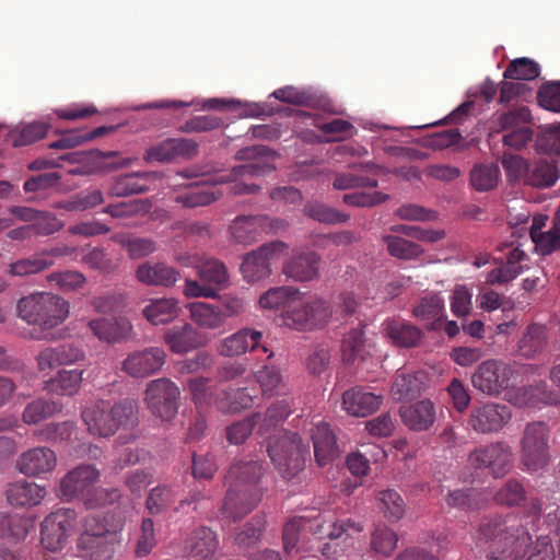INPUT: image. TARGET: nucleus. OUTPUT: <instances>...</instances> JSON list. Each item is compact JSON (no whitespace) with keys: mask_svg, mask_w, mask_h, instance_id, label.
Returning <instances> with one entry per match:
<instances>
[{"mask_svg":"<svg viewBox=\"0 0 560 560\" xmlns=\"http://www.w3.org/2000/svg\"><path fill=\"white\" fill-rule=\"evenodd\" d=\"M536 148L542 153L560 155V124L544 128L537 136Z\"/></svg>","mask_w":560,"mask_h":560,"instance_id":"338daca9","label":"nucleus"},{"mask_svg":"<svg viewBox=\"0 0 560 560\" xmlns=\"http://www.w3.org/2000/svg\"><path fill=\"white\" fill-rule=\"evenodd\" d=\"M312 440L315 458L319 466L327 465L338 456L336 436L328 423L318 422L314 424Z\"/></svg>","mask_w":560,"mask_h":560,"instance_id":"bb28decb","label":"nucleus"},{"mask_svg":"<svg viewBox=\"0 0 560 560\" xmlns=\"http://www.w3.org/2000/svg\"><path fill=\"white\" fill-rule=\"evenodd\" d=\"M119 544L118 535L97 536L85 545H78L91 560H110Z\"/></svg>","mask_w":560,"mask_h":560,"instance_id":"ea45409f","label":"nucleus"},{"mask_svg":"<svg viewBox=\"0 0 560 560\" xmlns=\"http://www.w3.org/2000/svg\"><path fill=\"white\" fill-rule=\"evenodd\" d=\"M145 401L153 415L162 421L175 417V385L168 378L151 381L145 389Z\"/></svg>","mask_w":560,"mask_h":560,"instance_id":"2eb2a0df","label":"nucleus"},{"mask_svg":"<svg viewBox=\"0 0 560 560\" xmlns=\"http://www.w3.org/2000/svg\"><path fill=\"white\" fill-rule=\"evenodd\" d=\"M16 312L21 319L35 326L31 332L33 339L56 341L62 335L54 332L52 329L69 317L70 305L59 295L40 292L20 299Z\"/></svg>","mask_w":560,"mask_h":560,"instance_id":"7ed1b4c3","label":"nucleus"},{"mask_svg":"<svg viewBox=\"0 0 560 560\" xmlns=\"http://www.w3.org/2000/svg\"><path fill=\"white\" fill-rule=\"evenodd\" d=\"M75 510L60 508L48 514L40 524L42 545L56 551L61 549L75 528Z\"/></svg>","mask_w":560,"mask_h":560,"instance_id":"1a4fd4ad","label":"nucleus"},{"mask_svg":"<svg viewBox=\"0 0 560 560\" xmlns=\"http://www.w3.org/2000/svg\"><path fill=\"white\" fill-rule=\"evenodd\" d=\"M217 198L211 188L200 185L199 183L180 189L177 188V202L183 203V206L187 208L208 206L217 200Z\"/></svg>","mask_w":560,"mask_h":560,"instance_id":"37998d69","label":"nucleus"},{"mask_svg":"<svg viewBox=\"0 0 560 560\" xmlns=\"http://www.w3.org/2000/svg\"><path fill=\"white\" fill-rule=\"evenodd\" d=\"M412 313L421 320H441L444 315V301L438 294L424 296L413 307Z\"/></svg>","mask_w":560,"mask_h":560,"instance_id":"bf43d9fd","label":"nucleus"},{"mask_svg":"<svg viewBox=\"0 0 560 560\" xmlns=\"http://www.w3.org/2000/svg\"><path fill=\"white\" fill-rule=\"evenodd\" d=\"M537 101L542 108L560 113V81L541 85L537 92Z\"/></svg>","mask_w":560,"mask_h":560,"instance_id":"774afa93","label":"nucleus"},{"mask_svg":"<svg viewBox=\"0 0 560 560\" xmlns=\"http://www.w3.org/2000/svg\"><path fill=\"white\" fill-rule=\"evenodd\" d=\"M120 498V491L116 488H91L84 495L83 504L86 509H98L113 504Z\"/></svg>","mask_w":560,"mask_h":560,"instance_id":"0e129e2a","label":"nucleus"},{"mask_svg":"<svg viewBox=\"0 0 560 560\" xmlns=\"http://www.w3.org/2000/svg\"><path fill=\"white\" fill-rule=\"evenodd\" d=\"M396 533L386 525H377L372 533L371 547L374 552L384 557L390 556L397 544Z\"/></svg>","mask_w":560,"mask_h":560,"instance_id":"680f3d73","label":"nucleus"},{"mask_svg":"<svg viewBox=\"0 0 560 560\" xmlns=\"http://www.w3.org/2000/svg\"><path fill=\"white\" fill-rule=\"evenodd\" d=\"M84 373V369H61L45 382L44 388L50 394L72 397L79 393Z\"/></svg>","mask_w":560,"mask_h":560,"instance_id":"c756f323","label":"nucleus"},{"mask_svg":"<svg viewBox=\"0 0 560 560\" xmlns=\"http://www.w3.org/2000/svg\"><path fill=\"white\" fill-rule=\"evenodd\" d=\"M383 242L388 254L398 259L410 260L418 258L424 253L420 245L400 236L385 235L383 236Z\"/></svg>","mask_w":560,"mask_h":560,"instance_id":"8fccbe9b","label":"nucleus"},{"mask_svg":"<svg viewBox=\"0 0 560 560\" xmlns=\"http://www.w3.org/2000/svg\"><path fill=\"white\" fill-rule=\"evenodd\" d=\"M191 319L200 327L218 328L224 324V315L220 307L203 302L187 304Z\"/></svg>","mask_w":560,"mask_h":560,"instance_id":"a19ab883","label":"nucleus"},{"mask_svg":"<svg viewBox=\"0 0 560 560\" xmlns=\"http://www.w3.org/2000/svg\"><path fill=\"white\" fill-rule=\"evenodd\" d=\"M110 421L114 424V434L119 429H131L138 423V406L133 400L124 399L112 407Z\"/></svg>","mask_w":560,"mask_h":560,"instance_id":"c03bdc74","label":"nucleus"},{"mask_svg":"<svg viewBox=\"0 0 560 560\" xmlns=\"http://www.w3.org/2000/svg\"><path fill=\"white\" fill-rule=\"evenodd\" d=\"M149 177V173H129L117 176L108 188V195L112 197H128L143 194L148 190L145 182Z\"/></svg>","mask_w":560,"mask_h":560,"instance_id":"c9c22d12","label":"nucleus"},{"mask_svg":"<svg viewBox=\"0 0 560 560\" xmlns=\"http://www.w3.org/2000/svg\"><path fill=\"white\" fill-rule=\"evenodd\" d=\"M262 475L260 460H238L231 465L226 475L229 488L221 508L225 517L237 521L255 509L262 497Z\"/></svg>","mask_w":560,"mask_h":560,"instance_id":"f03ea898","label":"nucleus"},{"mask_svg":"<svg viewBox=\"0 0 560 560\" xmlns=\"http://www.w3.org/2000/svg\"><path fill=\"white\" fill-rule=\"evenodd\" d=\"M382 396L365 392L362 388H350L342 395V408L354 417H366L376 411Z\"/></svg>","mask_w":560,"mask_h":560,"instance_id":"a878e982","label":"nucleus"},{"mask_svg":"<svg viewBox=\"0 0 560 560\" xmlns=\"http://www.w3.org/2000/svg\"><path fill=\"white\" fill-rule=\"evenodd\" d=\"M500 170L498 165L477 164L470 171V185L477 191H489L498 185Z\"/></svg>","mask_w":560,"mask_h":560,"instance_id":"3c124183","label":"nucleus"},{"mask_svg":"<svg viewBox=\"0 0 560 560\" xmlns=\"http://www.w3.org/2000/svg\"><path fill=\"white\" fill-rule=\"evenodd\" d=\"M549 378L552 384L560 389V363L550 369ZM518 392L523 396L522 402L529 407H537L540 402L546 405H560V393L550 389L544 382L534 386L522 387Z\"/></svg>","mask_w":560,"mask_h":560,"instance_id":"393cba45","label":"nucleus"},{"mask_svg":"<svg viewBox=\"0 0 560 560\" xmlns=\"http://www.w3.org/2000/svg\"><path fill=\"white\" fill-rule=\"evenodd\" d=\"M112 241L120 245L131 259L147 257L156 250L155 242L149 237L116 233L112 236Z\"/></svg>","mask_w":560,"mask_h":560,"instance_id":"e433bc0d","label":"nucleus"},{"mask_svg":"<svg viewBox=\"0 0 560 560\" xmlns=\"http://www.w3.org/2000/svg\"><path fill=\"white\" fill-rule=\"evenodd\" d=\"M136 279L147 285H171L175 281V271L163 262L147 261L137 268Z\"/></svg>","mask_w":560,"mask_h":560,"instance_id":"f704fd0d","label":"nucleus"},{"mask_svg":"<svg viewBox=\"0 0 560 560\" xmlns=\"http://www.w3.org/2000/svg\"><path fill=\"white\" fill-rule=\"evenodd\" d=\"M538 63L528 58H518L509 63L504 70V78L517 81L534 80L539 75Z\"/></svg>","mask_w":560,"mask_h":560,"instance_id":"052dcab7","label":"nucleus"},{"mask_svg":"<svg viewBox=\"0 0 560 560\" xmlns=\"http://www.w3.org/2000/svg\"><path fill=\"white\" fill-rule=\"evenodd\" d=\"M305 214L320 223L335 224L343 223L350 219L347 213H341L324 203L312 202L304 208Z\"/></svg>","mask_w":560,"mask_h":560,"instance_id":"e2e57ef3","label":"nucleus"},{"mask_svg":"<svg viewBox=\"0 0 560 560\" xmlns=\"http://www.w3.org/2000/svg\"><path fill=\"white\" fill-rule=\"evenodd\" d=\"M73 431L74 423L72 421L49 422L34 430L33 435L40 441L56 443L70 440Z\"/></svg>","mask_w":560,"mask_h":560,"instance_id":"4d7b16f0","label":"nucleus"},{"mask_svg":"<svg viewBox=\"0 0 560 560\" xmlns=\"http://www.w3.org/2000/svg\"><path fill=\"white\" fill-rule=\"evenodd\" d=\"M33 526L34 522L28 517L18 513H0V539L22 541Z\"/></svg>","mask_w":560,"mask_h":560,"instance_id":"473e14b6","label":"nucleus"},{"mask_svg":"<svg viewBox=\"0 0 560 560\" xmlns=\"http://www.w3.org/2000/svg\"><path fill=\"white\" fill-rule=\"evenodd\" d=\"M82 527L77 545H85L101 535H116L121 522L115 521L112 514H90L83 518Z\"/></svg>","mask_w":560,"mask_h":560,"instance_id":"c85d7f7f","label":"nucleus"},{"mask_svg":"<svg viewBox=\"0 0 560 560\" xmlns=\"http://www.w3.org/2000/svg\"><path fill=\"white\" fill-rule=\"evenodd\" d=\"M262 332L250 328H242L238 331L221 340L217 348L220 355L226 358L240 357L247 350L250 352H268L265 346L260 345Z\"/></svg>","mask_w":560,"mask_h":560,"instance_id":"aec40b11","label":"nucleus"},{"mask_svg":"<svg viewBox=\"0 0 560 560\" xmlns=\"http://www.w3.org/2000/svg\"><path fill=\"white\" fill-rule=\"evenodd\" d=\"M86 358L83 347L75 342H65L56 347H46L36 357L37 369L40 372L52 371L57 366L72 365Z\"/></svg>","mask_w":560,"mask_h":560,"instance_id":"f3484780","label":"nucleus"},{"mask_svg":"<svg viewBox=\"0 0 560 560\" xmlns=\"http://www.w3.org/2000/svg\"><path fill=\"white\" fill-rule=\"evenodd\" d=\"M399 415L404 424L417 432L429 430L436 418L435 406L430 399L404 405L399 409Z\"/></svg>","mask_w":560,"mask_h":560,"instance_id":"5701e85b","label":"nucleus"},{"mask_svg":"<svg viewBox=\"0 0 560 560\" xmlns=\"http://www.w3.org/2000/svg\"><path fill=\"white\" fill-rule=\"evenodd\" d=\"M52 265V259L39 256H32L11 262L7 269V273L12 277H26L40 272L51 267Z\"/></svg>","mask_w":560,"mask_h":560,"instance_id":"6e6d98bb","label":"nucleus"},{"mask_svg":"<svg viewBox=\"0 0 560 560\" xmlns=\"http://www.w3.org/2000/svg\"><path fill=\"white\" fill-rule=\"evenodd\" d=\"M165 363V352L159 347L133 351L122 361L121 370L133 378L156 373Z\"/></svg>","mask_w":560,"mask_h":560,"instance_id":"dca6fc26","label":"nucleus"},{"mask_svg":"<svg viewBox=\"0 0 560 560\" xmlns=\"http://www.w3.org/2000/svg\"><path fill=\"white\" fill-rule=\"evenodd\" d=\"M257 382L265 395H287L289 387L278 368L265 365L256 374Z\"/></svg>","mask_w":560,"mask_h":560,"instance_id":"de8ad7c7","label":"nucleus"},{"mask_svg":"<svg viewBox=\"0 0 560 560\" xmlns=\"http://www.w3.org/2000/svg\"><path fill=\"white\" fill-rule=\"evenodd\" d=\"M218 548L219 536L208 527L195 529L185 544L188 560H215Z\"/></svg>","mask_w":560,"mask_h":560,"instance_id":"4be33fe9","label":"nucleus"},{"mask_svg":"<svg viewBox=\"0 0 560 560\" xmlns=\"http://www.w3.org/2000/svg\"><path fill=\"white\" fill-rule=\"evenodd\" d=\"M532 537L514 515L482 518L477 536V547L485 552V560H553L555 548L548 535Z\"/></svg>","mask_w":560,"mask_h":560,"instance_id":"f257e3e1","label":"nucleus"},{"mask_svg":"<svg viewBox=\"0 0 560 560\" xmlns=\"http://www.w3.org/2000/svg\"><path fill=\"white\" fill-rule=\"evenodd\" d=\"M142 313L153 325L171 323L175 318V301L172 299L155 300L147 305Z\"/></svg>","mask_w":560,"mask_h":560,"instance_id":"5fc2aeb1","label":"nucleus"},{"mask_svg":"<svg viewBox=\"0 0 560 560\" xmlns=\"http://www.w3.org/2000/svg\"><path fill=\"white\" fill-rule=\"evenodd\" d=\"M494 501L504 506H518L526 500V490L521 480L511 478L495 492Z\"/></svg>","mask_w":560,"mask_h":560,"instance_id":"864d4df0","label":"nucleus"},{"mask_svg":"<svg viewBox=\"0 0 560 560\" xmlns=\"http://www.w3.org/2000/svg\"><path fill=\"white\" fill-rule=\"evenodd\" d=\"M261 221V217L240 215L233 220L230 232L237 243L250 244L257 237Z\"/></svg>","mask_w":560,"mask_h":560,"instance_id":"49530a36","label":"nucleus"},{"mask_svg":"<svg viewBox=\"0 0 560 560\" xmlns=\"http://www.w3.org/2000/svg\"><path fill=\"white\" fill-rule=\"evenodd\" d=\"M88 328L100 341L116 343L132 332L131 323L125 317H95L88 320Z\"/></svg>","mask_w":560,"mask_h":560,"instance_id":"412c9836","label":"nucleus"},{"mask_svg":"<svg viewBox=\"0 0 560 560\" xmlns=\"http://www.w3.org/2000/svg\"><path fill=\"white\" fill-rule=\"evenodd\" d=\"M306 522L307 521L302 516L293 517L287 522L282 533L284 552L288 556H291L294 551L296 553H305L301 556L299 560H305L307 556L315 558L318 552L327 556L330 549L329 545L322 544L317 538H314L310 546L303 545L298 547L300 530L305 527Z\"/></svg>","mask_w":560,"mask_h":560,"instance_id":"6ab92c4d","label":"nucleus"},{"mask_svg":"<svg viewBox=\"0 0 560 560\" xmlns=\"http://www.w3.org/2000/svg\"><path fill=\"white\" fill-rule=\"evenodd\" d=\"M547 345V328L544 325L532 324L518 342L520 354L530 359L540 353Z\"/></svg>","mask_w":560,"mask_h":560,"instance_id":"58836bf2","label":"nucleus"},{"mask_svg":"<svg viewBox=\"0 0 560 560\" xmlns=\"http://www.w3.org/2000/svg\"><path fill=\"white\" fill-rule=\"evenodd\" d=\"M267 452L284 479H292L304 468V451L298 433L284 431L269 438Z\"/></svg>","mask_w":560,"mask_h":560,"instance_id":"39448f33","label":"nucleus"},{"mask_svg":"<svg viewBox=\"0 0 560 560\" xmlns=\"http://www.w3.org/2000/svg\"><path fill=\"white\" fill-rule=\"evenodd\" d=\"M530 118V110L526 106L513 108L498 117L495 131L514 130L518 127L526 126L525 124L528 122Z\"/></svg>","mask_w":560,"mask_h":560,"instance_id":"69168bd1","label":"nucleus"},{"mask_svg":"<svg viewBox=\"0 0 560 560\" xmlns=\"http://www.w3.org/2000/svg\"><path fill=\"white\" fill-rule=\"evenodd\" d=\"M385 330L393 343L402 348L416 347L422 337L417 326L402 319L387 320Z\"/></svg>","mask_w":560,"mask_h":560,"instance_id":"72a5a7b5","label":"nucleus"},{"mask_svg":"<svg viewBox=\"0 0 560 560\" xmlns=\"http://www.w3.org/2000/svg\"><path fill=\"white\" fill-rule=\"evenodd\" d=\"M49 125L45 121H32L13 131L10 136L14 147H23L43 139L49 130Z\"/></svg>","mask_w":560,"mask_h":560,"instance_id":"13d9d810","label":"nucleus"},{"mask_svg":"<svg viewBox=\"0 0 560 560\" xmlns=\"http://www.w3.org/2000/svg\"><path fill=\"white\" fill-rule=\"evenodd\" d=\"M288 245L281 241H273L261 245L256 250L246 254L241 265V272L244 280L255 283L271 275V262L278 259Z\"/></svg>","mask_w":560,"mask_h":560,"instance_id":"9b49d317","label":"nucleus"},{"mask_svg":"<svg viewBox=\"0 0 560 560\" xmlns=\"http://www.w3.org/2000/svg\"><path fill=\"white\" fill-rule=\"evenodd\" d=\"M486 497L477 489H456L450 491L445 501L450 508L462 511H475L481 509L486 503Z\"/></svg>","mask_w":560,"mask_h":560,"instance_id":"79ce46f5","label":"nucleus"},{"mask_svg":"<svg viewBox=\"0 0 560 560\" xmlns=\"http://www.w3.org/2000/svg\"><path fill=\"white\" fill-rule=\"evenodd\" d=\"M61 411V405L52 400L35 399L26 405L23 411V421L27 424H36Z\"/></svg>","mask_w":560,"mask_h":560,"instance_id":"603ef678","label":"nucleus"},{"mask_svg":"<svg viewBox=\"0 0 560 560\" xmlns=\"http://www.w3.org/2000/svg\"><path fill=\"white\" fill-rule=\"evenodd\" d=\"M427 376L422 372L398 371L393 380L390 394L396 400H412L419 397L425 388Z\"/></svg>","mask_w":560,"mask_h":560,"instance_id":"cd10ccee","label":"nucleus"},{"mask_svg":"<svg viewBox=\"0 0 560 560\" xmlns=\"http://www.w3.org/2000/svg\"><path fill=\"white\" fill-rule=\"evenodd\" d=\"M332 314L330 304L318 298L306 301H291L281 314L284 326L311 331L324 327Z\"/></svg>","mask_w":560,"mask_h":560,"instance_id":"20e7f679","label":"nucleus"},{"mask_svg":"<svg viewBox=\"0 0 560 560\" xmlns=\"http://www.w3.org/2000/svg\"><path fill=\"white\" fill-rule=\"evenodd\" d=\"M468 462L476 469H487L492 477L502 478L513 466V451L504 441L490 442L472 450Z\"/></svg>","mask_w":560,"mask_h":560,"instance_id":"6e6552de","label":"nucleus"},{"mask_svg":"<svg viewBox=\"0 0 560 560\" xmlns=\"http://www.w3.org/2000/svg\"><path fill=\"white\" fill-rule=\"evenodd\" d=\"M276 153L266 145H253L241 149L236 152L235 159L238 161H250L247 164L234 166L229 173L215 177V184L233 183L243 178L262 176L275 170V166L262 160L273 159Z\"/></svg>","mask_w":560,"mask_h":560,"instance_id":"0eeeda50","label":"nucleus"},{"mask_svg":"<svg viewBox=\"0 0 560 560\" xmlns=\"http://www.w3.org/2000/svg\"><path fill=\"white\" fill-rule=\"evenodd\" d=\"M558 177V170L553 162L538 160L530 163L524 184L539 188L550 187L555 185Z\"/></svg>","mask_w":560,"mask_h":560,"instance_id":"4c0bfd02","label":"nucleus"},{"mask_svg":"<svg viewBox=\"0 0 560 560\" xmlns=\"http://www.w3.org/2000/svg\"><path fill=\"white\" fill-rule=\"evenodd\" d=\"M57 455L47 446H36L23 452L16 459V469L27 477H43L55 470Z\"/></svg>","mask_w":560,"mask_h":560,"instance_id":"a211bd4d","label":"nucleus"},{"mask_svg":"<svg viewBox=\"0 0 560 560\" xmlns=\"http://www.w3.org/2000/svg\"><path fill=\"white\" fill-rule=\"evenodd\" d=\"M378 509L390 522L399 521L405 512L406 504L401 495L394 489H386L377 493Z\"/></svg>","mask_w":560,"mask_h":560,"instance_id":"09e8293b","label":"nucleus"},{"mask_svg":"<svg viewBox=\"0 0 560 560\" xmlns=\"http://www.w3.org/2000/svg\"><path fill=\"white\" fill-rule=\"evenodd\" d=\"M275 98L298 106L319 107L322 100L310 89H299L295 86H284L273 91Z\"/></svg>","mask_w":560,"mask_h":560,"instance_id":"a18cd8bd","label":"nucleus"},{"mask_svg":"<svg viewBox=\"0 0 560 560\" xmlns=\"http://www.w3.org/2000/svg\"><path fill=\"white\" fill-rule=\"evenodd\" d=\"M319 256L314 252L293 254L282 266L283 275L293 281H311L318 275Z\"/></svg>","mask_w":560,"mask_h":560,"instance_id":"b1692460","label":"nucleus"},{"mask_svg":"<svg viewBox=\"0 0 560 560\" xmlns=\"http://www.w3.org/2000/svg\"><path fill=\"white\" fill-rule=\"evenodd\" d=\"M45 495V487L23 479L10 483L5 490L8 502L15 506L37 505Z\"/></svg>","mask_w":560,"mask_h":560,"instance_id":"2f4dec72","label":"nucleus"},{"mask_svg":"<svg viewBox=\"0 0 560 560\" xmlns=\"http://www.w3.org/2000/svg\"><path fill=\"white\" fill-rule=\"evenodd\" d=\"M511 368L500 360L481 362L471 375L472 386L488 396H497L510 386Z\"/></svg>","mask_w":560,"mask_h":560,"instance_id":"f8f14e48","label":"nucleus"},{"mask_svg":"<svg viewBox=\"0 0 560 560\" xmlns=\"http://www.w3.org/2000/svg\"><path fill=\"white\" fill-rule=\"evenodd\" d=\"M509 406L486 402L472 407L468 417V425L478 434H492L501 431L511 420Z\"/></svg>","mask_w":560,"mask_h":560,"instance_id":"ddd939ff","label":"nucleus"},{"mask_svg":"<svg viewBox=\"0 0 560 560\" xmlns=\"http://www.w3.org/2000/svg\"><path fill=\"white\" fill-rule=\"evenodd\" d=\"M549 428L542 421L525 425L521 439V460L525 470L534 472L549 462Z\"/></svg>","mask_w":560,"mask_h":560,"instance_id":"423d86ee","label":"nucleus"},{"mask_svg":"<svg viewBox=\"0 0 560 560\" xmlns=\"http://www.w3.org/2000/svg\"><path fill=\"white\" fill-rule=\"evenodd\" d=\"M100 476V470L95 466L89 464L79 465L60 479L58 495L63 501L83 500Z\"/></svg>","mask_w":560,"mask_h":560,"instance_id":"4468645a","label":"nucleus"},{"mask_svg":"<svg viewBox=\"0 0 560 560\" xmlns=\"http://www.w3.org/2000/svg\"><path fill=\"white\" fill-rule=\"evenodd\" d=\"M201 283L197 280H186L184 293L188 298H214L217 291L228 284L229 275L225 265L209 258L197 267Z\"/></svg>","mask_w":560,"mask_h":560,"instance_id":"9d476101","label":"nucleus"},{"mask_svg":"<svg viewBox=\"0 0 560 560\" xmlns=\"http://www.w3.org/2000/svg\"><path fill=\"white\" fill-rule=\"evenodd\" d=\"M109 404L101 400L82 411V419L90 433L103 438L114 434V424L110 421Z\"/></svg>","mask_w":560,"mask_h":560,"instance_id":"7c9ffc66","label":"nucleus"}]
</instances>
